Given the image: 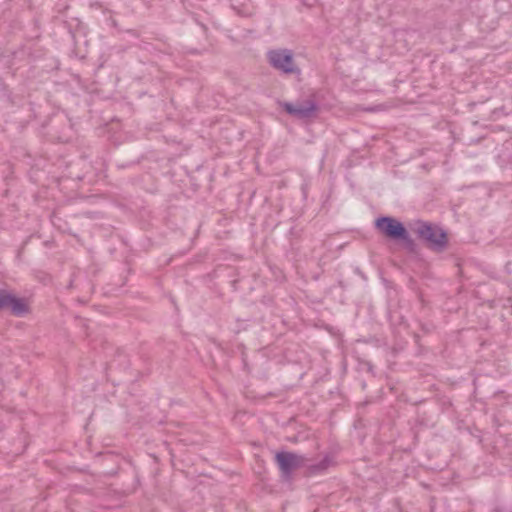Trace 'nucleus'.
<instances>
[{"label": "nucleus", "mask_w": 512, "mask_h": 512, "mask_svg": "<svg viewBox=\"0 0 512 512\" xmlns=\"http://www.w3.org/2000/svg\"><path fill=\"white\" fill-rule=\"evenodd\" d=\"M280 106L286 113L297 119H309L318 110V105L313 98L306 99L297 104L290 102H281Z\"/></svg>", "instance_id": "obj_5"}, {"label": "nucleus", "mask_w": 512, "mask_h": 512, "mask_svg": "<svg viewBox=\"0 0 512 512\" xmlns=\"http://www.w3.org/2000/svg\"><path fill=\"white\" fill-rule=\"evenodd\" d=\"M270 65L284 74H300V69L295 64L293 52L289 49H274L267 53Z\"/></svg>", "instance_id": "obj_3"}, {"label": "nucleus", "mask_w": 512, "mask_h": 512, "mask_svg": "<svg viewBox=\"0 0 512 512\" xmlns=\"http://www.w3.org/2000/svg\"><path fill=\"white\" fill-rule=\"evenodd\" d=\"M332 464V458L330 456H325L316 464H311L307 466V471L309 475H318L324 473L329 466Z\"/></svg>", "instance_id": "obj_7"}, {"label": "nucleus", "mask_w": 512, "mask_h": 512, "mask_svg": "<svg viewBox=\"0 0 512 512\" xmlns=\"http://www.w3.org/2000/svg\"><path fill=\"white\" fill-rule=\"evenodd\" d=\"M374 226L384 237L402 243L409 253H418L417 243L410 236L405 225L398 219L392 216H380L375 220Z\"/></svg>", "instance_id": "obj_1"}, {"label": "nucleus", "mask_w": 512, "mask_h": 512, "mask_svg": "<svg viewBox=\"0 0 512 512\" xmlns=\"http://www.w3.org/2000/svg\"><path fill=\"white\" fill-rule=\"evenodd\" d=\"M307 461L305 456L293 452L280 451L275 454V462L285 479L290 478L294 470L306 466Z\"/></svg>", "instance_id": "obj_4"}, {"label": "nucleus", "mask_w": 512, "mask_h": 512, "mask_svg": "<svg viewBox=\"0 0 512 512\" xmlns=\"http://www.w3.org/2000/svg\"><path fill=\"white\" fill-rule=\"evenodd\" d=\"M493 512H498V510H497V509H494V510H493Z\"/></svg>", "instance_id": "obj_8"}, {"label": "nucleus", "mask_w": 512, "mask_h": 512, "mask_svg": "<svg viewBox=\"0 0 512 512\" xmlns=\"http://www.w3.org/2000/svg\"><path fill=\"white\" fill-rule=\"evenodd\" d=\"M410 229L432 251L442 252L448 246L447 232L436 223L416 220L410 224Z\"/></svg>", "instance_id": "obj_2"}, {"label": "nucleus", "mask_w": 512, "mask_h": 512, "mask_svg": "<svg viewBox=\"0 0 512 512\" xmlns=\"http://www.w3.org/2000/svg\"><path fill=\"white\" fill-rule=\"evenodd\" d=\"M10 310L17 317L28 313L29 307L24 299L19 298L6 289H0V311Z\"/></svg>", "instance_id": "obj_6"}]
</instances>
